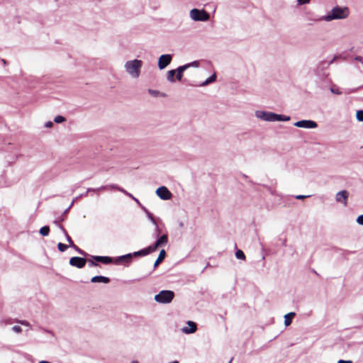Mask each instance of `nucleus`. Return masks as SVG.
Returning <instances> with one entry per match:
<instances>
[{
	"mask_svg": "<svg viewBox=\"0 0 363 363\" xmlns=\"http://www.w3.org/2000/svg\"><path fill=\"white\" fill-rule=\"evenodd\" d=\"M349 9L347 6H336L333 7L326 15L322 16L318 20L330 22L333 20H342L348 17Z\"/></svg>",
	"mask_w": 363,
	"mask_h": 363,
	"instance_id": "obj_1",
	"label": "nucleus"
},
{
	"mask_svg": "<svg viewBox=\"0 0 363 363\" xmlns=\"http://www.w3.org/2000/svg\"><path fill=\"white\" fill-rule=\"evenodd\" d=\"M143 65L142 60L135 59L127 61L124 65V68L132 78L137 79L140 77Z\"/></svg>",
	"mask_w": 363,
	"mask_h": 363,
	"instance_id": "obj_2",
	"label": "nucleus"
},
{
	"mask_svg": "<svg viewBox=\"0 0 363 363\" xmlns=\"http://www.w3.org/2000/svg\"><path fill=\"white\" fill-rule=\"evenodd\" d=\"M189 17L194 21L206 22L210 19V14L204 9H192L189 11Z\"/></svg>",
	"mask_w": 363,
	"mask_h": 363,
	"instance_id": "obj_3",
	"label": "nucleus"
},
{
	"mask_svg": "<svg viewBox=\"0 0 363 363\" xmlns=\"http://www.w3.org/2000/svg\"><path fill=\"white\" fill-rule=\"evenodd\" d=\"M174 298V291L170 290H162L155 296L154 300L159 303L167 304L171 303Z\"/></svg>",
	"mask_w": 363,
	"mask_h": 363,
	"instance_id": "obj_4",
	"label": "nucleus"
},
{
	"mask_svg": "<svg viewBox=\"0 0 363 363\" xmlns=\"http://www.w3.org/2000/svg\"><path fill=\"white\" fill-rule=\"evenodd\" d=\"M255 116L262 121L274 122L276 121L277 113L264 111H256L255 112Z\"/></svg>",
	"mask_w": 363,
	"mask_h": 363,
	"instance_id": "obj_5",
	"label": "nucleus"
},
{
	"mask_svg": "<svg viewBox=\"0 0 363 363\" xmlns=\"http://www.w3.org/2000/svg\"><path fill=\"white\" fill-rule=\"evenodd\" d=\"M167 242H168L167 235H162L157 238V240L155 241L154 245L148 246L149 250H150L151 252H152L157 250V248L166 245Z\"/></svg>",
	"mask_w": 363,
	"mask_h": 363,
	"instance_id": "obj_6",
	"label": "nucleus"
},
{
	"mask_svg": "<svg viewBox=\"0 0 363 363\" xmlns=\"http://www.w3.org/2000/svg\"><path fill=\"white\" fill-rule=\"evenodd\" d=\"M156 194L162 200H169L172 197V194L164 186L157 188L156 190Z\"/></svg>",
	"mask_w": 363,
	"mask_h": 363,
	"instance_id": "obj_7",
	"label": "nucleus"
},
{
	"mask_svg": "<svg viewBox=\"0 0 363 363\" xmlns=\"http://www.w3.org/2000/svg\"><path fill=\"white\" fill-rule=\"evenodd\" d=\"M172 56L169 54L162 55L158 60V67L163 69L167 67L172 62Z\"/></svg>",
	"mask_w": 363,
	"mask_h": 363,
	"instance_id": "obj_8",
	"label": "nucleus"
},
{
	"mask_svg": "<svg viewBox=\"0 0 363 363\" xmlns=\"http://www.w3.org/2000/svg\"><path fill=\"white\" fill-rule=\"evenodd\" d=\"M294 125L296 127L303 128H315L318 127L317 123L311 120H302L297 121L294 123Z\"/></svg>",
	"mask_w": 363,
	"mask_h": 363,
	"instance_id": "obj_9",
	"label": "nucleus"
},
{
	"mask_svg": "<svg viewBox=\"0 0 363 363\" xmlns=\"http://www.w3.org/2000/svg\"><path fill=\"white\" fill-rule=\"evenodd\" d=\"M69 263L71 266L81 269L85 266L86 259L80 257H73L69 259Z\"/></svg>",
	"mask_w": 363,
	"mask_h": 363,
	"instance_id": "obj_10",
	"label": "nucleus"
},
{
	"mask_svg": "<svg viewBox=\"0 0 363 363\" xmlns=\"http://www.w3.org/2000/svg\"><path fill=\"white\" fill-rule=\"evenodd\" d=\"M349 193L346 190L338 191L335 194V201L338 203H342L345 206L347 204V199Z\"/></svg>",
	"mask_w": 363,
	"mask_h": 363,
	"instance_id": "obj_11",
	"label": "nucleus"
},
{
	"mask_svg": "<svg viewBox=\"0 0 363 363\" xmlns=\"http://www.w3.org/2000/svg\"><path fill=\"white\" fill-rule=\"evenodd\" d=\"M186 324L188 326L183 327L181 330L184 334H192L194 333L197 330V325L196 323L188 320Z\"/></svg>",
	"mask_w": 363,
	"mask_h": 363,
	"instance_id": "obj_12",
	"label": "nucleus"
},
{
	"mask_svg": "<svg viewBox=\"0 0 363 363\" xmlns=\"http://www.w3.org/2000/svg\"><path fill=\"white\" fill-rule=\"evenodd\" d=\"M91 258L96 262H100L103 264H108L113 262V259L106 256H91Z\"/></svg>",
	"mask_w": 363,
	"mask_h": 363,
	"instance_id": "obj_13",
	"label": "nucleus"
},
{
	"mask_svg": "<svg viewBox=\"0 0 363 363\" xmlns=\"http://www.w3.org/2000/svg\"><path fill=\"white\" fill-rule=\"evenodd\" d=\"M92 283H104L108 284L110 282V279L104 276H95L91 279Z\"/></svg>",
	"mask_w": 363,
	"mask_h": 363,
	"instance_id": "obj_14",
	"label": "nucleus"
},
{
	"mask_svg": "<svg viewBox=\"0 0 363 363\" xmlns=\"http://www.w3.org/2000/svg\"><path fill=\"white\" fill-rule=\"evenodd\" d=\"M152 252L149 250V247L140 250L139 251L131 253L132 257H138V256H145L150 254Z\"/></svg>",
	"mask_w": 363,
	"mask_h": 363,
	"instance_id": "obj_15",
	"label": "nucleus"
},
{
	"mask_svg": "<svg viewBox=\"0 0 363 363\" xmlns=\"http://www.w3.org/2000/svg\"><path fill=\"white\" fill-rule=\"evenodd\" d=\"M176 79L180 81L183 77V72L186 70V66L182 65L177 67L176 69Z\"/></svg>",
	"mask_w": 363,
	"mask_h": 363,
	"instance_id": "obj_16",
	"label": "nucleus"
},
{
	"mask_svg": "<svg viewBox=\"0 0 363 363\" xmlns=\"http://www.w3.org/2000/svg\"><path fill=\"white\" fill-rule=\"evenodd\" d=\"M166 252L164 250H162L159 254V256L154 264V268H156L165 258Z\"/></svg>",
	"mask_w": 363,
	"mask_h": 363,
	"instance_id": "obj_17",
	"label": "nucleus"
},
{
	"mask_svg": "<svg viewBox=\"0 0 363 363\" xmlns=\"http://www.w3.org/2000/svg\"><path fill=\"white\" fill-rule=\"evenodd\" d=\"M132 255H131V253H128V254H126V255H121L118 257H117L116 260V262L118 263V262H130L131 259H132Z\"/></svg>",
	"mask_w": 363,
	"mask_h": 363,
	"instance_id": "obj_18",
	"label": "nucleus"
},
{
	"mask_svg": "<svg viewBox=\"0 0 363 363\" xmlns=\"http://www.w3.org/2000/svg\"><path fill=\"white\" fill-rule=\"evenodd\" d=\"M296 315L294 312L289 313L284 315V325L289 326L292 322V318Z\"/></svg>",
	"mask_w": 363,
	"mask_h": 363,
	"instance_id": "obj_19",
	"label": "nucleus"
},
{
	"mask_svg": "<svg viewBox=\"0 0 363 363\" xmlns=\"http://www.w3.org/2000/svg\"><path fill=\"white\" fill-rule=\"evenodd\" d=\"M216 73H214L211 77H209L206 81L202 82L200 84V86H207L209 84L214 82L216 81Z\"/></svg>",
	"mask_w": 363,
	"mask_h": 363,
	"instance_id": "obj_20",
	"label": "nucleus"
},
{
	"mask_svg": "<svg viewBox=\"0 0 363 363\" xmlns=\"http://www.w3.org/2000/svg\"><path fill=\"white\" fill-rule=\"evenodd\" d=\"M60 228L63 232V233L65 234V235L66 237V240L69 242V247L74 246V243H73V241H72V238L68 235L67 230L64 228V227L62 226V225H60Z\"/></svg>",
	"mask_w": 363,
	"mask_h": 363,
	"instance_id": "obj_21",
	"label": "nucleus"
},
{
	"mask_svg": "<svg viewBox=\"0 0 363 363\" xmlns=\"http://www.w3.org/2000/svg\"><path fill=\"white\" fill-rule=\"evenodd\" d=\"M141 208L145 213V214L147 215L149 220L152 222V223L153 225H156V221L153 217V215L145 206H141Z\"/></svg>",
	"mask_w": 363,
	"mask_h": 363,
	"instance_id": "obj_22",
	"label": "nucleus"
},
{
	"mask_svg": "<svg viewBox=\"0 0 363 363\" xmlns=\"http://www.w3.org/2000/svg\"><path fill=\"white\" fill-rule=\"evenodd\" d=\"M175 74H176V70H174V69H171V70L168 71L167 73V79L170 82H175V79H174Z\"/></svg>",
	"mask_w": 363,
	"mask_h": 363,
	"instance_id": "obj_23",
	"label": "nucleus"
},
{
	"mask_svg": "<svg viewBox=\"0 0 363 363\" xmlns=\"http://www.w3.org/2000/svg\"><path fill=\"white\" fill-rule=\"evenodd\" d=\"M39 233H40V235H42L43 236H47V235H49V233H50V228H49V226L45 225V226L42 227V228L40 229Z\"/></svg>",
	"mask_w": 363,
	"mask_h": 363,
	"instance_id": "obj_24",
	"label": "nucleus"
},
{
	"mask_svg": "<svg viewBox=\"0 0 363 363\" xmlns=\"http://www.w3.org/2000/svg\"><path fill=\"white\" fill-rule=\"evenodd\" d=\"M290 120V117L284 115L277 114L276 116V121H289Z\"/></svg>",
	"mask_w": 363,
	"mask_h": 363,
	"instance_id": "obj_25",
	"label": "nucleus"
},
{
	"mask_svg": "<svg viewBox=\"0 0 363 363\" xmlns=\"http://www.w3.org/2000/svg\"><path fill=\"white\" fill-rule=\"evenodd\" d=\"M235 257L238 259L245 260V255L244 252L241 250H238L235 252Z\"/></svg>",
	"mask_w": 363,
	"mask_h": 363,
	"instance_id": "obj_26",
	"label": "nucleus"
},
{
	"mask_svg": "<svg viewBox=\"0 0 363 363\" xmlns=\"http://www.w3.org/2000/svg\"><path fill=\"white\" fill-rule=\"evenodd\" d=\"M199 61H193L190 63L185 64L184 66H186V69L190 67H198L199 66Z\"/></svg>",
	"mask_w": 363,
	"mask_h": 363,
	"instance_id": "obj_27",
	"label": "nucleus"
},
{
	"mask_svg": "<svg viewBox=\"0 0 363 363\" xmlns=\"http://www.w3.org/2000/svg\"><path fill=\"white\" fill-rule=\"evenodd\" d=\"M356 118L358 121H363V110H359L356 113Z\"/></svg>",
	"mask_w": 363,
	"mask_h": 363,
	"instance_id": "obj_28",
	"label": "nucleus"
},
{
	"mask_svg": "<svg viewBox=\"0 0 363 363\" xmlns=\"http://www.w3.org/2000/svg\"><path fill=\"white\" fill-rule=\"evenodd\" d=\"M66 121V118L64 116H57L54 118V121L56 123H61L62 122H65Z\"/></svg>",
	"mask_w": 363,
	"mask_h": 363,
	"instance_id": "obj_29",
	"label": "nucleus"
},
{
	"mask_svg": "<svg viewBox=\"0 0 363 363\" xmlns=\"http://www.w3.org/2000/svg\"><path fill=\"white\" fill-rule=\"evenodd\" d=\"M57 248L60 252H65L68 248V245L59 242L57 244Z\"/></svg>",
	"mask_w": 363,
	"mask_h": 363,
	"instance_id": "obj_30",
	"label": "nucleus"
},
{
	"mask_svg": "<svg viewBox=\"0 0 363 363\" xmlns=\"http://www.w3.org/2000/svg\"><path fill=\"white\" fill-rule=\"evenodd\" d=\"M107 188H108V186H103L99 188H97V189L89 188L86 191V193L90 192V191L96 192V191H101V190H105Z\"/></svg>",
	"mask_w": 363,
	"mask_h": 363,
	"instance_id": "obj_31",
	"label": "nucleus"
},
{
	"mask_svg": "<svg viewBox=\"0 0 363 363\" xmlns=\"http://www.w3.org/2000/svg\"><path fill=\"white\" fill-rule=\"evenodd\" d=\"M72 247H73L79 254L82 255H86V252H85L84 250H82V249L79 248L77 245H75L74 244V246H72Z\"/></svg>",
	"mask_w": 363,
	"mask_h": 363,
	"instance_id": "obj_32",
	"label": "nucleus"
},
{
	"mask_svg": "<svg viewBox=\"0 0 363 363\" xmlns=\"http://www.w3.org/2000/svg\"><path fill=\"white\" fill-rule=\"evenodd\" d=\"M12 330L16 333H20L22 331V329L18 325H14L12 327Z\"/></svg>",
	"mask_w": 363,
	"mask_h": 363,
	"instance_id": "obj_33",
	"label": "nucleus"
},
{
	"mask_svg": "<svg viewBox=\"0 0 363 363\" xmlns=\"http://www.w3.org/2000/svg\"><path fill=\"white\" fill-rule=\"evenodd\" d=\"M148 92L154 96H157L160 94V91L157 90L149 89Z\"/></svg>",
	"mask_w": 363,
	"mask_h": 363,
	"instance_id": "obj_34",
	"label": "nucleus"
},
{
	"mask_svg": "<svg viewBox=\"0 0 363 363\" xmlns=\"http://www.w3.org/2000/svg\"><path fill=\"white\" fill-rule=\"evenodd\" d=\"M86 262H88L89 266L90 267L98 266V264L96 262H94V260L89 259V260H86Z\"/></svg>",
	"mask_w": 363,
	"mask_h": 363,
	"instance_id": "obj_35",
	"label": "nucleus"
},
{
	"mask_svg": "<svg viewBox=\"0 0 363 363\" xmlns=\"http://www.w3.org/2000/svg\"><path fill=\"white\" fill-rule=\"evenodd\" d=\"M357 223L359 225H363V214L360 215L357 218Z\"/></svg>",
	"mask_w": 363,
	"mask_h": 363,
	"instance_id": "obj_36",
	"label": "nucleus"
},
{
	"mask_svg": "<svg viewBox=\"0 0 363 363\" xmlns=\"http://www.w3.org/2000/svg\"><path fill=\"white\" fill-rule=\"evenodd\" d=\"M310 1L311 0H297L298 5L307 4H309Z\"/></svg>",
	"mask_w": 363,
	"mask_h": 363,
	"instance_id": "obj_37",
	"label": "nucleus"
},
{
	"mask_svg": "<svg viewBox=\"0 0 363 363\" xmlns=\"http://www.w3.org/2000/svg\"><path fill=\"white\" fill-rule=\"evenodd\" d=\"M330 91L332 93H333L335 94L340 95L342 94V92L338 89L331 88Z\"/></svg>",
	"mask_w": 363,
	"mask_h": 363,
	"instance_id": "obj_38",
	"label": "nucleus"
},
{
	"mask_svg": "<svg viewBox=\"0 0 363 363\" xmlns=\"http://www.w3.org/2000/svg\"><path fill=\"white\" fill-rule=\"evenodd\" d=\"M308 197H310V196L309 195H307V196H306V195H297V196H295V198L296 199H298V200H303V199H304L306 198H308Z\"/></svg>",
	"mask_w": 363,
	"mask_h": 363,
	"instance_id": "obj_39",
	"label": "nucleus"
},
{
	"mask_svg": "<svg viewBox=\"0 0 363 363\" xmlns=\"http://www.w3.org/2000/svg\"><path fill=\"white\" fill-rule=\"evenodd\" d=\"M53 126V123L52 121H48L45 123V128H52Z\"/></svg>",
	"mask_w": 363,
	"mask_h": 363,
	"instance_id": "obj_40",
	"label": "nucleus"
},
{
	"mask_svg": "<svg viewBox=\"0 0 363 363\" xmlns=\"http://www.w3.org/2000/svg\"><path fill=\"white\" fill-rule=\"evenodd\" d=\"M155 227V233H156V235L157 236H159V235L160 234V230L158 227V225L156 223V225H154Z\"/></svg>",
	"mask_w": 363,
	"mask_h": 363,
	"instance_id": "obj_41",
	"label": "nucleus"
},
{
	"mask_svg": "<svg viewBox=\"0 0 363 363\" xmlns=\"http://www.w3.org/2000/svg\"><path fill=\"white\" fill-rule=\"evenodd\" d=\"M354 60H355L356 61L360 62L361 63H362V64H363V59H362V57L361 56H356V57H354Z\"/></svg>",
	"mask_w": 363,
	"mask_h": 363,
	"instance_id": "obj_42",
	"label": "nucleus"
},
{
	"mask_svg": "<svg viewBox=\"0 0 363 363\" xmlns=\"http://www.w3.org/2000/svg\"><path fill=\"white\" fill-rule=\"evenodd\" d=\"M107 186H108L107 189H117V187H118L117 185H114V184ZM105 190H106V189Z\"/></svg>",
	"mask_w": 363,
	"mask_h": 363,
	"instance_id": "obj_43",
	"label": "nucleus"
},
{
	"mask_svg": "<svg viewBox=\"0 0 363 363\" xmlns=\"http://www.w3.org/2000/svg\"><path fill=\"white\" fill-rule=\"evenodd\" d=\"M337 363H352V362L351 360L340 359L337 362Z\"/></svg>",
	"mask_w": 363,
	"mask_h": 363,
	"instance_id": "obj_44",
	"label": "nucleus"
},
{
	"mask_svg": "<svg viewBox=\"0 0 363 363\" xmlns=\"http://www.w3.org/2000/svg\"><path fill=\"white\" fill-rule=\"evenodd\" d=\"M117 190H118L121 192H123V194H127V191L120 186L117 187Z\"/></svg>",
	"mask_w": 363,
	"mask_h": 363,
	"instance_id": "obj_45",
	"label": "nucleus"
},
{
	"mask_svg": "<svg viewBox=\"0 0 363 363\" xmlns=\"http://www.w3.org/2000/svg\"><path fill=\"white\" fill-rule=\"evenodd\" d=\"M20 323L21 325H26V326H28L29 325V323L26 320H22V321H20Z\"/></svg>",
	"mask_w": 363,
	"mask_h": 363,
	"instance_id": "obj_46",
	"label": "nucleus"
},
{
	"mask_svg": "<svg viewBox=\"0 0 363 363\" xmlns=\"http://www.w3.org/2000/svg\"><path fill=\"white\" fill-rule=\"evenodd\" d=\"M74 202V200L71 203V204L69 205V206L65 211L64 213H67L68 212V211L70 209V208L72 206L73 203Z\"/></svg>",
	"mask_w": 363,
	"mask_h": 363,
	"instance_id": "obj_47",
	"label": "nucleus"
},
{
	"mask_svg": "<svg viewBox=\"0 0 363 363\" xmlns=\"http://www.w3.org/2000/svg\"><path fill=\"white\" fill-rule=\"evenodd\" d=\"M133 199L136 202L140 207L143 206L141 203H140L139 200L137 199L135 197L133 196Z\"/></svg>",
	"mask_w": 363,
	"mask_h": 363,
	"instance_id": "obj_48",
	"label": "nucleus"
},
{
	"mask_svg": "<svg viewBox=\"0 0 363 363\" xmlns=\"http://www.w3.org/2000/svg\"><path fill=\"white\" fill-rule=\"evenodd\" d=\"M125 194L127 195L128 196L130 197L131 199L133 198V196L131 194L128 193V191H127V194Z\"/></svg>",
	"mask_w": 363,
	"mask_h": 363,
	"instance_id": "obj_49",
	"label": "nucleus"
},
{
	"mask_svg": "<svg viewBox=\"0 0 363 363\" xmlns=\"http://www.w3.org/2000/svg\"><path fill=\"white\" fill-rule=\"evenodd\" d=\"M38 363H51V362H50L48 361H45V360H41Z\"/></svg>",
	"mask_w": 363,
	"mask_h": 363,
	"instance_id": "obj_50",
	"label": "nucleus"
},
{
	"mask_svg": "<svg viewBox=\"0 0 363 363\" xmlns=\"http://www.w3.org/2000/svg\"><path fill=\"white\" fill-rule=\"evenodd\" d=\"M88 193H84V194H82L80 196H86Z\"/></svg>",
	"mask_w": 363,
	"mask_h": 363,
	"instance_id": "obj_51",
	"label": "nucleus"
},
{
	"mask_svg": "<svg viewBox=\"0 0 363 363\" xmlns=\"http://www.w3.org/2000/svg\"><path fill=\"white\" fill-rule=\"evenodd\" d=\"M131 363H139L138 361H133Z\"/></svg>",
	"mask_w": 363,
	"mask_h": 363,
	"instance_id": "obj_52",
	"label": "nucleus"
},
{
	"mask_svg": "<svg viewBox=\"0 0 363 363\" xmlns=\"http://www.w3.org/2000/svg\"><path fill=\"white\" fill-rule=\"evenodd\" d=\"M232 360H233V359H230V361L229 362V363H231V362H232Z\"/></svg>",
	"mask_w": 363,
	"mask_h": 363,
	"instance_id": "obj_53",
	"label": "nucleus"
}]
</instances>
